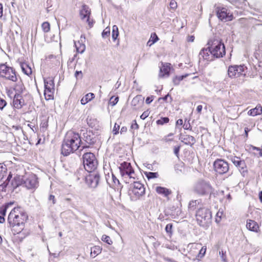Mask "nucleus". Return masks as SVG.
Wrapping results in <instances>:
<instances>
[{
	"label": "nucleus",
	"instance_id": "obj_1",
	"mask_svg": "<svg viewBox=\"0 0 262 262\" xmlns=\"http://www.w3.org/2000/svg\"><path fill=\"white\" fill-rule=\"evenodd\" d=\"M81 145V151L89 148V145H84L82 142L80 135L74 132H69L67 133L61 147V154L67 156L71 152L77 150Z\"/></svg>",
	"mask_w": 262,
	"mask_h": 262
},
{
	"label": "nucleus",
	"instance_id": "obj_2",
	"mask_svg": "<svg viewBox=\"0 0 262 262\" xmlns=\"http://www.w3.org/2000/svg\"><path fill=\"white\" fill-rule=\"evenodd\" d=\"M27 219L28 215L21 207H15L11 211L8 221L13 234H18L23 230Z\"/></svg>",
	"mask_w": 262,
	"mask_h": 262
},
{
	"label": "nucleus",
	"instance_id": "obj_3",
	"mask_svg": "<svg viewBox=\"0 0 262 262\" xmlns=\"http://www.w3.org/2000/svg\"><path fill=\"white\" fill-rule=\"evenodd\" d=\"M192 190L197 195L204 196L211 194L213 188L209 182L199 179L194 184Z\"/></svg>",
	"mask_w": 262,
	"mask_h": 262
},
{
	"label": "nucleus",
	"instance_id": "obj_4",
	"mask_svg": "<svg viewBox=\"0 0 262 262\" xmlns=\"http://www.w3.org/2000/svg\"><path fill=\"white\" fill-rule=\"evenodd\" d=\"M207 45L210 46L211 53L214 58H219L223 57V56L225 55V47L221 40L217 39L209 40Z\"/></svg>",
	"mask_w": 262,
	"mask_h": 262
},
{
	"label": "nucleus",
	"instance_id": "obj_5",
	"mask_svg": "<svg viewBox=\"0 0 262 262\" xmlns=\"http://www.w3.org/2000/svg\"><path fill=\"white\" fill-rule=\"evenodd\" d=\"M82 159L85 170H86L89 172H92L96 169L98 165V161L93 153L91 152L84 153Z\"/></svg>",
	"mask_w": 262,
	"mask_h": 262
},
{
	"label": "nucleus",
	"instance_id": "obj_6",
	"mask_svg": "<svg viewBox=\"0 0 262 262\" xmlns=\"http://www.w3.org/2000/svg\"><path fill=\"white\" fill-rule=\"evenodd\" d=\"M211 212L207 208H201L196 211V221L200 226L204 227L208 226L211 222Z\"/></svg>",
	"mask_w": 262,
	"mask_h": 262
},
{
	"label": "nucleus",
	"instance_id": "obj_7",
	"mask_svg": "<svg viewBox=\"0 0 262 262\" xmlns=\"http://www.w3.org/2000/svg\"><path fill=\"white\" fill-rule=\"evenodd\" d=\"M0 77L13 82L17 81L15 70L8 66L7 63L0 64Z\"/></svg>",
	"mask_w": 262,
	"mask_h": 262
},
{
	"label": "nucleus",
	"instance_id": "obj_8",
	"mask_svg": "<svg viewBox=\"0 0 262 262\" xmlns=\"http://www.w3.org/2000/svg\"><path fill=\"white\" fill-rule=\"evenodd\" d=\"M44 95L47 100H52L54 99V78L52 77H48L44 78Z\"/></svg>",
	"mask_w": 262,
	"mask_h": 262
},
{
	"label": "nucleus",
	"instance_id": "obj_9",
	"mask_svg": "<svg viewBox=\"0 0 262 262\" xmlns=\"http://www.w3.org/2000/svg\"><path fill=\"white\" fill-rule=\"evenodd\" d=\"M213 169L219 175L227 173L229 170L228 163L224 159H217L213 164Z\"/></svg>",
	"mask_w": 262,
	"mask_h": 262
},
{
	"label": "nucleus",
	"instance_id": "obj_10",
	"mask_svg": "<svg viewBox=\"0 0 262 262\" xmlns=\"http://www.w3.org/2000/svg\"><path fill=\"white\" fill-rule=\"evenodd\" d=\"M215 12L218 18L222 21H231L233 19L232 14H230L228 9L225 7L221 6L215 7Z\"/></svg>",
	"mask_w": 262,
	"mask_h": 262
},
{
	"label": "nucleus",
	"instance_id": "obj_11",
	"mask_svg": "<svg viewBox=\"0 0 262 262\" xmlns=\"http://www.w3.org/2000/svg\"><path fill=\"white\" fill-rule=\"evenodd\" d=\"M91 14V9L89 7L86 5H82L79 12L80 17L81 20L86 21L90 28L93 27L95 23L93 19L90 18Z\"/></svg>",
	"mask_w": 262,
	"mask_h": 262
},
{
	"label": "nucleus",
	"instance_id": "obj_12",
	"mask_svg": "<svg viewBox=\"0 0 262 262\" xmlns=\"http://www.w3.org/2000/svg\"><path fill=\"white\" fill-rule=\"evenodd\" d=\"M37 178L35 174H31L28 177H24V186L27 189H32L37 187Z\"/></svg>",
	"mask_w": 262,
	"mask_h": 262
},
{
	"label": "nucleus",
	"instance_id": "obj_13",
	"mask_svg": "<svg viewBox=\"0 0 262 262\" xmlns=\"http://www.w3.org/2000/svg\"><path fill=\"white\" fill-rule=\"evenodd\" d=\"M93 173L90 174L85 178L86 183L92 188H96L98 186L100 180L99 174L95 172V171Z\"/></svg>",
	"mask_w": 262,
	"mask_h": 262
},
{
	"label": "nucleus",
	"instance_id": "obj_14",
	"mask_svg": "<svg viewBox=\"0 0 262 262\" xmlns=\"http://www.w3.org/2000/svg\"><path fill=\"white\" fill-rule=\"evenodd\" d=\"M120 172L122 176H128L130 178H133L132 174L134 173V170L131 164L127 162H123L119 167Z\"/></svg>",
	"mask_w": 262,
	"mask_h": 262
},
{
	"label": "nucleus",
	"instance_id": "obj_15",
	"mask_svg": "<svg viewBox=\"0 0 262 262\" xmlns=\"http://www.w3.org/2000/svg\"><path fill=\"white\" fill-rule=\"evenodd\" d=\"M244 71V66H231L228 68V74L231 78L239 77Z\"/></svg>",
	"mask_w": 262,
	"mask_h": 262
},
{
	"label": "nucleus",
	"instance_id": "obj_16",
	"mask_svg": "<svg viewBox=\"0 0 262 262\" xmlns=\"http://www.w3.org/2000/svg\"><path fill=\"white\" fill-rule=\"evenodd\" d=\"M82 136L81 139L84 140L89 145H93L96 142V139L94 134L91 130H82Z\"/></svg>",
	"mask_w": 262,
	"mask_h": 262
},
{
	"label": "nucleus",
	"instance_id": "obj_17",
	"mask_svg": "<svg viewBox=\"0 0 262 262\" xmlns=\"http://www.w3.org/2000/svg\"><path fill=\"white\" fill-rule=\"evenodd\" d=\"M145 189L143 184L139 182H134L133 185V192L137 196H142L145 193Z\"/></svg>",
	"mask_w": 262,
	"mask_h": 262
},
{
	"label": "nucleus",
	"instance_id": "obj_18",
	"mask_svg": "<svg viewBox=\"0 0 262 262\" xmlns=\"http://www.w3.org/2000/svg\"><path fill=\"white\" fill-rule=\"evenodd\" d=\"M202 58L208 61H212L214 59L213 55L211 53L209 45L207 48H203L200 52L199 58L201 59Z\"/></svg>",
	"mask_w": 262,
	"mask_h": 262
},
{
	"label": "nucleus",
	"instance_id": "obj_19",
	"mask_svg": "<svg viewBox=\"0 0 262 262\" xmlns=\"http://www.w3.org/2000/svg\"><path fill=\"white\" fill-rule=\"evenodd\" d=\"M232 162L241 172L246 171L245 169L246 166L244 160H241L239 157H234L232 159Z\"/></svg>",
	"mask_w": 262,
	"mask_h": 262
},
{
	"label": "nucleus",
	"instance_id": "obj_20",
	"mask_svg": "<svg viewBox=\"0 0 262 262\" xmlns=\"http://www.w3.org/2000/svg\"><path fill=\"white\" fill-rule=\"evenodd\" d=\"M13 106L17 109L21 108L25 105V101L22 96L19 94H15L13 100Z\"/></svg>",
	"mask_w": 262,
	"mask_h": 262
},
{
	"label": "nucleus",
	"instance_id": "obj_21",
	"mask_svg": "<svg viewBox=\"0 0 262 262\" xmlns=\"http://www.w3.org/2000/svg\"><path fill=\"white\" fill-rule=\"evenodd\" d=\"M144 97L142 95H137L132 101V105L135 110L140 108L144 103Z\"/></svg>",
	"mask_w": 262,
	"mask_h": 262
},
{
	"label": "nucleus",
	"instance_id": "obj_22",
	"mask_svg": "<svg viewBox=\"0 0 262 262\" xmlns=\"http://www.w3.org/2000/svg\"><path fill=\"white\" fill-rule=\"evenodd\" d=\"M179 139L185 144L192 146L195 143V138L189 135H180Z\"/></svg>",
	"mask_w": 262,
	"mask_h": 262
},
{
	"label": "nucleus",
	"instance_id": "obj_23",
	"mask_svg": "<svg viewBox=\"0 0 262 262\" xmlns=\"http://www.w3.org/2000/svg\"><path fill=\"white\" fill-rule=\"evenodd\" d=\"M246 227L249 230L257 232L259 230V226L254 221L249 220L247 221Z\"/></svg>",
	"mask_w": 262,
	"mask_h": 262
},
{
	"label": "nucleus",
	"instance_id": "obj_24",
	"mask_svg": "<svg viewBox=\"0 0 262 262\" xmlns=\"http://www.w3.org/2000/svg\"><path fill=\"white\" fill-rule=\"evenodd\" d=\"M24 177L20 176H15L11 182V185L14 188H16L19 186L24 185Z\"/></svg>",
	"mask_w": 262,
	"mask_h": 262
},
{
	"label": "nucleus",
	"instance_id": "obj_25",
	"mask_svg": "<svg viewBox=\"0 0 262 262\" xmlns=\"http://www.w3.org/2000/svg\"><path fill=\"white\" fill-rule=\"evenodd\" d=\"M156 191L158 194L163 195L165 197H168L171 193L170 190L161 186L156 187Z\"/></svg>",
	"mask_w": 262,
	"mask_h": 262
},
{
	"label": "nucleus",
	"instance_id": "obj_26",
	"mask_svg": "<svg viewBox=\"0 0 262 262\" xmlns=\"http://www.w3.org/2000/svg\"><path fill=\"white\" fill-rule=\"evenodd\" d=\"M170 71V64L166 63L163 65L162 67L160 68V73L159 74L160 77H164V75H169Z\"/></svg>",
	"mask_w": 262,
	"mask_h": 262
},
{
	"label": "nucleus",
	"instance_id": "obj_27",
	"mask_svg": "<svg viewBox=\"0 0 262 262\" xmlns=\"http://www.w3.org/2000/svg\"><path fill=\"white\" fill-rule=\"evenodd\" d=\"M262 113V107L261 106H256L255 108L251 109L248 112L250 116H255Z\"/></svg>",
	"mask_w": 262,
	"mask_h": 262
},
{
	"label": "nucleus",
	"instance_id": "obj_28",
	"mask_svg": "<svg viewBox=\"0 0 262 262\" xmlns=\"http://www.w3.org/2000/svg\"><path fill=\"white\" fill-rule=\"evenodd\" d=\"M21 69L22 70V71L24 74L26 75L29 76L32 74V69L29 66V65L25 62L21 63L20 64Z\"/></svg>",
	"mask_w": 262,
	"mask_h": 262
},
{
	"label": "nucleus",
	"instance_id": "obj_29",
	"mask_svg": "<svg viewBox=\"0 0 262 262\" xmlns=\"http://www.w3.org/2000/svg\"><path fill=\"white\" fill-rule=\"evenodd\" d=\"M94 94L92 93L87 94L81 99V103L82 105L86 104L89 101H91L93 98H94Z\"/></svg>",
	"mask_w": 262,
	"mask_h": 262
},
{
	"label": "nucleus",
	"instance_id": "obj_30",
	"mask_svg": "<svg viewBox=\"0 0 262 262\" xmlns=\"http://www.w3.org/2000/svg\"><path fill=\"white\" fill-rule=\"evenodd\" d=\"M25 87L21 81L17 83L14 88V90L15 91L16 94H19V95H21Z\"/></svg>",
	"mask_w": 262,
	"mask_h": 262
},
{
	"label": "nucleus",
	"instance_id": "obj_31",
	"mask_svg": "<svg viewBox=\"0 0 262 262\" xmlns=\"http://www.w3.org/2000/svg\"><path fill=\"white\" fill-rule=\"evenodd\" d=\"M102 249L99 246H94L91 248V256L93 257H96L101 252Z\"/></svg>",
	"mask_w": 262,
	"mask_h": 262
},
{
	"label": "nucleus",
	"instance_id": "obj_32",
	"mask_svg": "<svg viewBox=\"0 0 262 262\" xmlns=\"http://www.w3.org/2000/svg\"><path fill=\"white\" fill-rule=\"evenodd\" d=\"M188 76V74H185L181 76H176L173 78V83L174 85H178L180 84L181 81L183 80L185 78L187 77Z\"/></svg>",
	"mask_w": 262,
	"mask_h": 262
},
{
	"label": "nucleus",
	"instance_id": "obj_33",
	"mask_svg": "<svg viewBox=\"0 0 262 262\" xmlns=\"http://www.w3.org/2000/svg\"><path fill=\"white\" fill-rule=\"evenodd\" d=\"M7 174V169L0 164V182L4 180Z\"/></svg>",
	"mask_w": 262,
	"mask_h": 262
},
{
	"label": "nucleus",
	"instance_id": "obj_34",
	"mask_svg": "<svg viewBox=\"0 0 262 262\" xmlns=\"http://www.w3.org/2000/svg\"><path fill=\"white\" fill-rule=\"evenodd\" d=\"M119 35L118 28L116 25L113 26L112 31V38L114 40H115Z\"/></svg>",
	"mask_w": 262,
	"mask_h": 262
},
{
	"label": "nucleus",
	"instance_id": "obj_35",
	"mask_svg": "<svg viewBox=\"0 0 262 262\" xmlns=\"http://www.w3.org/2000/svg\"><path fill=\"white\" fill-rule=\"evenodd\" d=\"M41 28L45 33H48L50 31V25L49 22L45 21L41 25Z\"/></svg>",
	"mask_w": 262,
	"mask_h": 262
},
{
	"label": "nucleus",
	"instance_id": "obj_36",
	"mask_svg": "<svg viewBox=\"0 0 262 262\" xmlns=\"http://www.w3.org/2000/svg\"><path fill=\"white\" fill-rule=\"evenodd\" d=\"M158 39L159 38L155 33H151L150 38L149 40L148 41L147 44L151 42V43L149 44V46H150L151 45L155 43L156 41H157Z\"/></svg>",
	"mask_w": 262,
	"mask_h": 262
},
{
	"label": "nucleus",
	"instance_id": "obj_37",
	"mask_svg": "<svg viewBox=\"0 0 262 262\" xmlns=\"http://www.w3.org/2000/svg\"><path fill=\"white\" fill-rule=\"evenodd\" d=\"M199 203L198 200L191 201L189 202L188 205V209L190 210L193 211L195 208L198 204Z\"/></svg>",
	"mask_w": 262,
	"mask_h": 262
},
{
	"label": "nucleus",
	"instance_id": "obj_38",
	"mask_svg": "<svg viewBox=\"0 0 262 262\" xmlns=\"http://www.w3.org/2000/svg\"><path fill=\"white\" fill-rule=\"evenodd\" d=\"M78 44L79 45V47H78V45L75 42L76 51L78 53H82L85 50V45L81 44L79 42H78Z\"/></svg>",
	"mask_w": 262,
	"mask_h": 262
},
{
	"label": "nucleus",
	"instance_id": "obj_39",
	"mask_svg": "<svg viewBox=\"0 0 262 262\" xmlns=\"http://www.w3.org/2000/svg\"><path fill=\"white\" fill-rule=\"evenodd\" d=\"M145 174L148 179L157 178L159 176V174L157 172H146L145 173Z\"/></svg>",
	"mask_w": 262,
	"mask_h": 262
},
{
	"label": "nucleus",
	"instance_id": "obj_40",
	"mask_svg": "<svg viewBox=\"0 0 262 262\" xmlns=\"http://www.w3.org/2000/svg\"><path fill=\"white\" fill-rule=\"evenodd\" d=\"M48 126V123L47 120H43L40 125V129L41 132H45Z\"/></svg>",
	"mask_w": 262,
	"mask_h": 262
},
{
	"label": "nucleus",
	"instance_id": "obj_41",
	"mask_svg": "<svg viewBox=\"0 0 262 262\" xmlns=\"http://www.w3.org/2000/svg\"><path fill=\"white\" fill-rule=\"evenodd\" d=\"M169 119L168 117H161L160 119L157 121V124L158 125H163L169 122Z\"/></svg>",
	"mask_w": 262,
	"mask_h": 262
},
{
	"label": "nucleus",
	"instance_id": "obj_42",
	"mask_svg": "<svg viewBox=\"0 0 262 262\" xmlns=\"http://www.w3.org/2000/svg\"><path fill=\"white\" fill-rule=\"evenodd\" d=\"M13 204V203L10 202V203H8L6 205H5L4 206L2 207L0 209V213L1 214V215L5 216L6 215V211L7 209V208L9 205H11Z\"/></svg>",
	"mask_w": 262,
	"mask_h": 262
},
{
	"label": "nucleus",
	"instance_id": "obj_43",
	"mask_svg": "<svg viewBox=\"0 0 262 262\" xmlns=\"http://www.w3.org/2000/svg\"><path fill=\"white\" fill-rule=\"evenodd\" d=\"M101 240L108 245H112L113 244V241L110 237L106 235H102Z\"/></svg>",
	"mask_w": 262,
	"mask_h": 262
},
{
	"label": "nucleus",
	"instance_id": "obj_44",
	"mask_svg": "<svg viewBox=\"0 0 262 262\" xmlns=\"http://www.w3.org/2000/svg\"><path fill=\"white\" fill-rule=\"evenodd\" d=\"M12 174H11V172L9 173V175L8 176L7 179H6L5 181H4L3 182V183L2 184V186L3 187H6L8 185V184L11 180V179L12 178Z\"/></svg>",
	"mask_w": 262,
	"mask_h": 262
},
{
	"label": "nucleus",
	"instance_id": "obj_45",
	"mask_svg": "<svg viewBox=\"0 0 262 262\" xmlns=\"http://www.w3.org/2000/svg\"><path fill=\"white\" fill-rule=\"evenodd\" d=\"M110 35V28L107 27H106L102 33V37L103 38H105L108 37Z\"/></svg>",
	"mask_w": 262,
	"mask_h": 262
},
{
	"label": "nucleus",
	"instance_id": "obj_46",
	"mask_svg": "<svg viewBox=\"0 0 262 262\" xmlns=\"http://www.w3.org/2000/svg\"><path fill=\"white\" fill-rule=\"evenodd\" d=\"M172 227L173 225L172 224H168L165 227V231L169 235H171L172 233Z\"/></svg>",
	"mask_w": 262,
	"mask_h": 262
},
{
	"label": "nucleus",
	"instance_id": "obj_47",
	"mask_svg": "<svg viewBox=\"0 0 262 262\" xmlns=\"http://www.w3.org/2000/svg\"><path fill=\"white\" fill-rule=\"evenodd\" d=\"M119 100V97H114V96H112L110 99V101H109V103L112 105V106H114L115 105L118 101Z\"/></svg>",
	"mask_w": 262,
	"mask_h": 262
},
{
	"label": "nucleus",
	"instance_id": "obj_48",
	"mask_svg": "<svg viewBox=\"0 0 262 262\" xmlns=\"http://www.w3.org/2000/svg\"><path fill=\"white\" fill-rule=\"evenodd\" d=\"M169 6L171 9L174 10L177 8V3L175 0H170Z\"/></svg>",
	"mask_w": 262,
	"mask_h": 262
},
{
	"label": "nucleus",
	"instance_id": "obj_49",
	"mask_svg": "<svg viewBox=\"0 0 262 262\" xmlns=\"http://www.w3.org/2000/svg\"><path fill=\"white\" fill-rule=\"evenodd\" d=\"M223 214L222 212L218 211L216 214L215 222L217 223H219L221 220L222 215Z\"/></svg>",
	"mask_w": 262,
	"mask_h": 262
},
{
	"label": "nucleus",
	"instance_id": "obj_50",
	"mask_svg": "<svg viewBox=\"0 0 262 262\" xmlns=\"http://www.w3.org/2000/svg\"><path fill=\"white\" fill-rule=\"evenodd\" d=\"M7 105V102L3 98L0 97V110H2Z\"/></svg>",
	"mask_w": 262,
	"mask_h": 262
},
{
	"label": "nucleus",
	"instance_id": "obj_51",
	"mask_svg": "<svg viewBox=\"0 0 262 262\" xmlns=\"http://www.w3.org/2000/svg\"><path fill=\"white\" fill-rule=\"evenodd\" d=\"M84 172V171L83 169H79V170H77L76 174L77 176L78 180L80 179L82 177H84L83 175L81 176V173Z\"/></svg>",
	"mask_w": 262,
	"mask_h": 262
},
{
	"label": "nucleus",
	"instance_id": "obj_52",
	"mask_svg": "<svg viewBox=\"0 0 262 262\" xmlns=\"http://www.w3.org/2000/svg\"><path fill=\"white\" fill-rule=\"evenodd\" d=\"M120 128V126L117 124V123H115L114 125V126L113 129V133L114 135H117L119 133V130Z\"/></svg>",
	"mask_w": 262,
	"mask_h": 262
},
{
	"label": "nucleus",
	"instance_id": "obj_53",
	"mask_svg": "<svg viewBox=\"0 0 262 262\" xmlns=\"http://www.w3.org/2000/svg\"><path fill=\"white\" fill-rule=\"evenodd\" d=\"M149 115V112L148 110L144 111L142 114L140 116V118L142 120L145 119Z\"/></svg>",
	"mask_w": 262,
	"mask_h": 262
},
{
	"label": "nucleus",
	"instance_id": "obj_54",
	"mask_svg": "<svg viewBox=\"0 0 262 262\" xmlns=\"http://www.w3.org/2000/svg\"><path fill=\"white\" fill-rule=\"evenodd\" d=\"M64 201L65 203L68 204L71 207H74V204L71 202V199L70 198H66L64 199Z\"/></svg>",
	"mask_w": 262,
	"mask_h": 262
},
{
	"label": "nucleus",
	"instance_id": "obj_55",
	"mask_svg": "<svg viewBox=\"0 0 262 262\" xmlns=\"http://www.w3.org/2000/svg\"><path fill=\"white\" fill-rule=\"evenodd\" d=\"M180 148H181L180 146H174V149H173V152H174V155L178 158H179V151L180 150Z\"/></svg>",
	"mask_w": 262,
	"mask_h": 262
},
{
	"label": "nucleus",
	"instance_id": "obj_56",
	"mask_svg": "<svg viewBox=\"0 0 262 262\" xmlns=\"http://www.w3.org/2000/svg\"><path fill=\"white\" fill-rule=\"evenodd\" d=\"M75 76L77 79H81L82 78V73L81 71H76L75 73Z\"/></svg>",
	"mask_w": 262,
	"mask_h": 262
},
{
	"label": "nucleus",
	"instance_id": "obj_57",
	"mask_svg": "<svg viewBox=\"0 0 262 262\" xmlns=\"http://www.w3.org/2000/svg\"><path fill=\"white\" fill-rule=\"evenodd\" d=\"M48 201L50 202L51 201L53 205L56 203V199L54 195L50 194L48 198Z\"/></svg>",
	"mask_w": 262,
	"mask_h": 262
},
{
	"label": "nucleus",
	"instance_id": "obj_58",
	"mask_svg": "<svg viewBox=\"0 0 262 262\" xmlns=\"http://www.w3.org/2000/svg\"><path fill=\"white\" fill-rule=\"evenodd\" d=\"M168 97H170V102H171V101H172V99L171 97L169 95V94H167L166 95H165V96L164 97H160V98H159V101H160V100H161V99H162V100H163L164 101H166V100H167V98H168Z\"/></svg>",
	"mask_w": 262,
	"mask_h": 262
},
{
	"label": "nucleus",
	"instance_id": "obj_59",
	"mask_svg": "<svg viewBox=\"0 0 262 262\" xmlns=\"http://www.w3.org/2000/svg\"><path fill=\"white\" fill-rule=\"evenodd\" d=\"M219 254L221 256L222 259L224 261H226V256H225V252H224L223 250L219 252Z\"/></svg>",
	"mask_w": 262,
	"mask_h": 262
},
{
	"label": "nucleus",
	"instance_id": "obj_60",
	"mask_svg": "<svg viewBox=\"0 0 262 262\" xmlns=\"http://www.w3.org/2000/svg\"><path fill=\"white\" fill-rule=\"evenodd\" d=\"M154 100V96L147 97L146 99L145 102L147 104H150Z\"/></svg>",
	"mask_w": 262,
	"mask_h": 262
},
{
	"label": "nucleus",
	"instance_id": "obj_61",
	"mask_svg": "<svg viewBox=\"0 0 262 262\" xmlns=\"http://www.w3.org/2000/svg\"><path fill=\"white\" fill-rule=\"evenodd\" d=\"M183 127L185 129H191V125L189 122L188 123H185L183 125Z\"/></svg>",
	"mask_w": 262,
	"mask_h": 262
},
{
	"label": "nucleus",
	"instance_id": "obj_62",
	"mask_svg": "<svg viewBox=\"0 0 262 262\" xmlns=\"http://www.w3.org/2000/svg\"><path fill=\"white\" fill-rule=\"evenodd\" d=\"M134 123L132 124L131 128L138 129L139 128V125L137 124L136 120H134Z\"/></svg>",
	"mask_w": 262,
	"mask_h": 262
},
{
	"label": "nucleus",
	"instance_id": "obj_63",
	"mask_svg": "<svg viewBox=\"0 0 262 262\" xmlns=\"http://www.w3.org/2000/svg\"><path fill=\"white\" fill-rule=\"evenodd\" d=\"M183 120L182 119H179L176 122V126H178V125H182L183 124Z\"/></svg>",
	"mask_w": 262,
	"mask_h": 262
},
{
	"label": "nucleus",
	"instance_id": "obj_64",
	"mask_svg": "<svg viewBox=\"0 0 262 262\" xmlns=\"http://www.w3.org/2000/svg\"><path fill=\"white\" fill-rule=\"evenodd\" d=\"M164 259L168 262H177V261H175L174 260H173L170 258H169V257H165Z\"/></svg>",
	"mask_w": 262,
	"mask_h": 262
}]
</instances>
